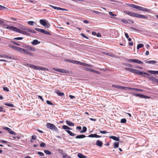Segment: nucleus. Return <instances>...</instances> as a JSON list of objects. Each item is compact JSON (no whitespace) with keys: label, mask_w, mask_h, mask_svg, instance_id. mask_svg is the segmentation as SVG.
<instances>
[{"label":"nucleus","mask_w":158,"mask_h":158,"mask_svg":"<svg viewBox=\"0 0 158 158\" xmlns=\"http://www.w3.org/2000/svg\"><path fill=\"white\" fill-rule=\"evenodd\" d=\"M125 69L126 70L132 73H136L137 74L141 75L143 76H145L144 75H143V74L144 73L143 71H141L138 70L129 68H125Z\"/></svg>","instance_id":"obj_1"},{"label":"nucleus","mask_w":158,"mask_h":158,"mask_svg":"<svg viewBox=\"0 0 158 158\" xmlns=\"http://www.w3.org/2000/svg\"><path fill=\"white\" fill-rule=\"evenodd\" d=\"M47 127L50 130H54L55 131H57L58 129L57 127L52 123H48L46 125Z\"/></svg>","instance_id":"obj_2"},{"label":"nucleus","mask_w":158,"mask_h":158,"mask_svg":"<svg viewBox=\"0 0 158 158\" xmlns=\"http://www.w3.org/2000/svg\"><path fill=\"white\" fill-rule=\"evenodd\" d=\"M26 29H27V28H23L21 29H18L17 28V30H16V32H17L21 34H23L25 35H28L29 34L28 32L26 31Z\"/></svg>","instance_id":"obj_3"},{"label":"nucleus","mask_w":158,"mask_h":158,"mask_svg":"<svg viewBox=\"0 0 158 158\" xmlns=\"http://www.w3.org/2000/svg\"><path fill=\"white\" fill-rule=\"evenodd\" d=\"M27 66L28 67H29L31 68H33V69L35 70H45V68H44L39 67L38 66H36L35 65L31 64H27Z\"/></svg>","instance_id":"obj_4"},{"label":"nucleus","mask_w":158,"mask_h":158,"mask_svg":"<svg viewBox=\"0 0 158 158\" xmlns=\"http://www.w3.org/2000/svg\"><path fill=\"white\" fill-rule=\"evenodd\" d=\"M144 73H143V75H144L145 76V77H146V76L147 75V77L150 80H151L152 81H155L156 80V79L154 78V77L152 76H151V75H150V74H149L148 73H145L144 72Z\"/></svg>","instance_id":"obj_5"},{"label":"nucleus","mask_w":158,"mask_h":158,"mask_svg":"<svg viewBox=\"0 0 158 158\" xmlns=\"http://www.w3.org/2000/svg\"><path fill=\"white\" fill-rule=\"evenodd\" d=\"M128 61L130 62H133L142 64H143V63L142 61L138 59H129Z\"/></svg>","instance_id":"obj_6"},{"label":"nucleus","mask_w":158,"mask_h":158,"mask_svg":"<svg viewBox=\"0 0 158 158\" xmlns=\"http://www.w3.org/2000/svg\"><path fill=\"white\" fill-rule=\"evenodd\" d=\"M40 22L42 25L45 26H46V27H49L50 26L49 23H47V22L44 20L42 19H40Z\"/></svg>","instance_id":"obj_7"},{"label":"nucleus","mask_w":158,"mask_h":158,"mask_svg":"<svg viewBox=\"0 0 158 158\" xmlns=\"http://www.w3.org/2000/svg\"><path fill=\"white\" fill-rule=\"evenodd\" d=\"M53 69L56 71L63 73H69V71L66 70L64 69L54 68Z\"/></svg>","instance_id":"obj_8"},{"label":"nucleus","mask_w":158,"mask_h":158,"mask_svg":"<svg viewBox=\"0 0 158 158\" xmlns=\"http://www.w3.org/2000/svg\"><path fill=\"white\" fill-rule=\"evenodd\" d=\"M136 9L142 11L149 12L150 11V10L149 9L142 7H141L138 6H137Z\"/></svg>","instance_id":"obj_9"},{"label":"nucleus","mask_w":158,"mask_h":158,"mask_svg":"<svg viewBox=\"0 0 158 158\" xmlns=\"http://www.w3.org/2000/svg\"><path fill=\"white\" fill-rule=\"evenodd\" d=\"M3 129L7 131L8 132L11 134L12 135H15L16 133L13 131H12L11 129L10 128L7 127H4L3 128Z\"/></svg>","instance_id":"obj_10"},{"label":"nucleus","mask_w":158,"mask_h":158,"mask_svg":"<svg viewBox=\"0 0 158 158\" xmlns=\"http://www.w3.org/2000/svg\"><path fill=\"white\" fill-rule=\"evenodd\" d=\"M6 28L14 31H16V30H17V28L13 26H7Z\"/></svg>","instance_id":"obj_11"},{"label":"nucleus","mask_w":158,"mask_h":158,"mask_svg":"<svg viewBox=\"0 0 158 158\" xmlns=\"http://www.w3.org/2000/svg\"><path fill=\"white\" fill-rule=\"evenodd\" d=\"M112 86L114 88H118V89H125L126 88H127V87L119 86V85H112Z\"/></svg>","instance_id":"obj_12"},{"label":"nucleus","mask_w":158,"mask_h":158,"mask_svg":"<svg viewBox=\"0 0 158 158\" xmlns=\"http://www.w3.org/2000/svg\"><path fill=\"white\" fill-rule=\"evenodd\" d=\"M78 64L81 65H83V66H85L89 67H93V65H92L90 64H86V63H84L81 62L80 61H79Z\"/></svg>","instance_id":"obj_13"},{"label":"nucleus","mask_w":158,"mask_h":158,"mask_svg":"<svg viewBox=\"0 0 158 158\" xmlns=\"http://www.w3.org/2000/svg\"><path fill=\"white\" fill-rule=\"evenodd\" d=\"M49 6L50 7H51L53 9H56V10H66L65 9L62 8H61L60 7H57L55 6H53L51 5H49Z\"/></svg>","instance_id":"obj_14"},{"label":"nucleus","mask_w":158,"mask_h":158,"mask_svg":"<svg viewBox=\"0 0 158 158\" xmlns=\"http://www.w3.org/2000/svg\"><path fill=\"white\" fill-rule=\"evenodd\" d=\"M122 22L125 23H130L129 22H130L131 23H134V21L132 20H131L129 19L128 20H125V19H122L121 20Z\"/></svg>","instance_id":"obj_15"},{"label":"nucleus","mask_w":158,"mask_h":158,"mask_svg":"<svg viewBox=\"0 0 158 158\" xmlns=\"http://www.w3.org/2000/svg\"><path fill=\"white\" fill-rule=\"evenodd\" d=\"M26 48L27 50L29 51L33 52H34L35 51V49L34 48L31 47L29 45H27L26 47Z\"/></svg>","instance_id":"obj_16"},{"label":"nucleus","mask_w":158,"mask_h":158,"mask_svg":"<svg viewBox=\"0 0 158 158\" xmlns=\"http://www.w3.org/2000/svg\"><path fill=\"white\" fill-rule=\"evenodd\" d=\"M88 137H89L91 138H100L101 137V136L98 135H97L96 134H91L89 135Z\"/></svg>","instance_id":"obj_17"},{"label":"nucleus","mask_w":158,"mask_h":158,"mask_svg":"<svg viewBox=\"0 0 158 158\" xmlns=\"http://www.w3.org/2000/svg\"><path fill=\"white\" fill-rule=\"evenodd\" d=\"M96 144L97 146L100 147H101L103 145L102 142L99 140H98L96 141Z\"/></svg>","instance_id":"obj_18"},{"label":"nucleus","mask_w":158,"mask_h":158,"mask_svg":"<svg viewBox=\"0 0 158 158\" xmlns=\"http://www.w3.org/2000/svg\"><path fill=\"white\" fill-rule=\"evenodd\" d=\"M136 18H143L145 19H148V17L145 15H140L139 14H137Z\"/></svg>","instance_id":"obj_19"},{"label":"nucleus","mask_w":158,"mask_h":158,"mask_svg":"<svg viewBox=\"0 0 158 158\" xmlns=\"http://www.w3.org/2000/svg\"><path fill=\"white\" fill-rule=\"evenodd\" d=\"M129 90H132L135 91H143V90L140 89L135 88H129L127 87V88Z\"/></svg>","instance_id":"obj_20"},{"label":"nucleus","mask_w":158,"mask_h":158,"mask_svg":"<svg viewBox=\"0 0 158 158\" xmlns=\"http://www.w3.org/2000/svg\"><path fill=\"white\" fill-rule=\"evenodd\" d=\"M148 73L152 74H156L158 75V71H155L152 70H148L147 71Z\"/></svg>","instance_id":"obj_21"},{"label":"nucleus","mask_w":158,"mask_h":158,"mask_svg":"<svg viewBox=\"0 0 158 158\" xmlns=\"http://www.w3.org/2000/svg\"><path fill=\"white\" fill-rule=\"evenodd\" d=\"M40 43V42L37 40H33V42L31 43L32 45H35L38 44Z\"/></svg>","instance_id":"obj_22"},{"label":"nucleus","mask_w":158,"mask_h":158,"mask_svg":"<svg viewBox=\"0 0 158 158\" xmlns=\"http://www.w3.org/2000/svg\"><path fill=\"white\" fill-rule=\"evenodd\" d=\"M66 123L68 125L70 126H73L74 125V124L73 123H72V122L70 121L66 120Z\"/></svg>","instance_id":"obj_23"},{"label":"nucleus","mask_w":158,"mask_h":158,"mask_svg":"<svg viewBox=\"0 0 158 158\" xmlns=\"http://www.w3.org/2000/svg\"><path fill=\"white\" fill-rule=\"evenodd\" d=\"M110 138H111L114 140L118 141L119 140V138L118 137H115V136H111L109 137Z\"/></svg>","instance_id":"obj_24"},{"label":"nucleus","mask_w":158,"mask_h":158,"mask_svg":"<svg viewBox=\"0 0 158 158\" xmlns=\"http://www.w3.org/2000/svg\"><path fill=\"white\" fill-rule=\"evenodd\" d=\"M146 63H148L150 64H154L157 63V61L155 60H150L147 61H145Z\"/></svg>","instance_id":"obj_25"},{"label":"nucleus","mask_w":158,"mask_h":158,"mask_svg":"<svg viewBox=\"0 0 158 158\" xmlns=\"http://www.w3.org/2000/svg\"><path fill=\"white\" fill-rule=\"evenodd\" d=\"M86 136L83 135H80L77 136L75 137L76 139H81L85 137Z\"/></svg>","instance_id":"obj_26"},{"label":"nucleus","mask_w":158,"mask_h":158,"mask_svg":"<svg viewBox=\"0 0 158 158\" xmlns=\"http://www.w3.org/2000/svg\"><path fill=\"white\" fill-rule=\"evenodd\" d=\"M77 156L80 158H86V157L83 155L81 153H79L77 155Z\"/></svg>","instance_id":"obj_27"},{"label":"nucleus","mask_w":158,"mask_h":158,"mask_svg":"<svg viewBox=\"0 0 158 158\" xmlns=\"http://www.w3.org/2000/svg\"><path fill=\"white\" fill-rule=\"evenodd\" d=\"M67 132L71 136H74L76 135V134L72 133L71 131L69 130H66Z\"/></svg>","instance_id":"obj_28"},{"label":"nucleus","mask_w":158,"mask_h":158,"mask_svg":"<svg viewBox=\"0 0 158 158\" xmlns=\"http://www.w3.org/2000/svg\"><path fill=\"white\" fill-rule=\"evenodd\" d=\"M62 128L65 130H72V129L69 127L68 126L66 125H63L62 126Z\"/></svg>","instance_id":"obj_29"},{"label":"nucleus","mask_w":158,"mask_h":158,"mask_svg":"<svg viewBox=\"0 0 158 158\" xmlns=\"http://www.w3.org/2000/svg\"><path fill=\"white\" fill-rule=\"evenodd\" d=\"M25 50L22 48L19 47L18 51L19 52L22 53H24Z\"/></svg>","instance_id":"obj_30"},{"label":"nucleus","mask_w":158,"mask_h":158,"mask_svg":"<svg viewBox=\"0 0 158 158\" xmlns=\"http://www.w3.org/2000/svg\"><path fill=\"white\" fill-rule=\"evenodd\" d=\"M24 53L27 54V55L31 56H33V53H32L31 52H30L28 51H27L26 50H25Z\"/></svg>","instance_id":"obj_31"},{"label":"nucleus","mask_w":158,"mask_h":158,"mask_svg":"<svg viewBox=\"0 0 158 158\" xmlns=\"http://www.w3.org/2000/svg\"><path fill=\"white\" fill-rule=\"evenodd\" d=\"M128 6L131 7L132 8H135L136 9L137 8V5H135L134 4H128Z\"/></svg>","instance_id":"obj_32"},{"label":"nucleus","mask_w":158,"mask_h":158,"mask_svg":"<svg viewBox=\"0 0 158 158\" xmlns=\"http://www.w3.org/2000/svg\"><path fill=\"white\" fill-rule=\"evenodd\" d=\"M56 93L60 96H63L64 95V94L63 93L60 92L59 91H57Z\"/></svg>","instance_id":"obj_33"},{"label":"nucleus","mask_w":158,"mask_h":158,"mask_svg":"<svg viewBox=\"0 0 158 158\" xmlns=\"http://www.w3.org/2000/svg\"><path fill=\"white\" fill-rule=\"evenodd\" d=\"M87 128L85 127H83V129L80 131L81 133H83L87 131Z\"/></svg>","instance_id":"obj_34"},{"label":"nucleus","mask_w":158,"mask_h":158,"mask_svg":"<svg viewBox=\"0 0 158 158\" xmlns=\"http://www.w3.org/2000/svg\"><path fill=\"white\" fill-rule=\"evenodd\" d=\"M42 33H43L45 34L49 35H51V34L49 32H48L47 31H46L43 29Z\"/></svg>","instance_id":"obj_35"},{"label":"nucleus","mask_w":158,"mask_h":158,"mask_svg":"<svg viewBox=\"0 0 158 158\" xmlns=\"http://www.w3.org/2000/svg\"><path fill=\"white\" fill-rule=\"evenodd\" d=\"M62 157L64 158H71V157L68 155L67 154H66V153H65L63 156H62Z\"/></svg>","instance_id":"obj_36"},{"label":"nucleus","mask_w":158,"mask_h":158,"mask_svg":"<svg viewBox=\"0 0 158 158\" xmlns=\"http://www.w3.org/2000/svg\"><path fill=\"white\" fill-rule=\"evenodd\" d=\"M4 105L10 107H14V106L12 104L10 103H6L4 104Z\"/></svg>","instance_id":"obj_37"},{"label":"nucleus","mask_w":158,"mask_h":158,"mask_svg":"<svg viewBox=\"0 0 158 158\" xmlns=\"http://www.w3.org/2000/svg\"><path fill=\"white\" fill-rule=\"evenodd\" d=\"M84 69L86 71L93 72L94 69L88 68H85Z\"/></svg>","instance_id":"obj_38"},{"label":"nucleus","mask_w":158,"mask_h":158,"mask_svg":"<svg viewBox=\"0 0 158 158\" xmlns=\"http://www.w3.org/2000/svg\"><path fill=\"white\" fill-rule=\"evenodd\" d=\"M26 31H27V32H29L32 33H36V32L35 31H34L32 30L29 29H28L27 28V29H26Z\"/></svg>","instance_id":"obj_39"},{"label":"nucleus","mask_w":158,"mask_h":158,"mask_svg":"<svg viewBox=\"0 0 158 158\" xmlns=\"http://www.w3.org/2000/svg\"><path fill=\"white\" fill-rule=\"evenodd\" d=\"M58 151L62 156L65 153L63 150L60 149H58Z\"/></svg>","instance_id":"obj_40"},{"label":"nucleus","mask_w":158,"mask_h":158,"mask_svg":"<svg viewBox=\"0 0 158 158\" xmlns=\"http://www.w3.org/2000/svg\"><path fill=\"white\" fill-rule=\"evenodd\" d=\"M143 47V45L142 44H138L137 45V49H139L140 48H142Z\"/></svg>","instance_id":"obj_41"},{"label":"nucleus","mask_w":158,"mask_h":158,"mask_svg":"<svg viewBox=\"0 0 158 158\" xmlns=\"http://www.w3.org/2000/svg\"><path fill=\"white\" fill-rule=\"evenodd\" d=\"M119 147V143L115 142L114 145V148H118Z\"/></svg>","instance_id":"obj_42"},{"label":"nucleus","mask_w":158,"mask_h":158,"mask_svg":"<svg viewBox=\"0 0 158 158\" xmlns=\"http://www.w3.org/2000/svg\"><path fill=\"white\" fill-rule=\"evenodd\" d=\"M44 152L47 154L51 155L52 154L51 152L47 150H44Z\"/></svg>","instance_id":"obj_43"},{"label":"nucleus","mask_w":158,"mask_h":158,"mask_svg":"<svg viewBox=\"0 0 158 158\" xmlns=\"http://www.w3.org/2000/svg\"><path fill=\"white\" fill-rule=\"evenodd\" d=\"M124 12L126 14L128 15H130V16H131V14L132 13V12H130V11H124Z\"/></svg>","instance_id":"obj_44"},{"label":"nucleus","mask_w":158,"mask_h":158,"mask_svg":"<svg viewBox=\"0 0 158 158\" xmlns=\"http://www.w3.org/2000/svg\"><path fill=\"white\" fill-rule=\"evenodd\" d=\"M120 122L122 123H125L126 122V119L125 118H122Z\"/></svg>","instance_id":"obj_45"},{"label":"nucleus","mask_w":158,"mask_h":158,"mask_svg":"<svg viewBox=\"0 0 158 158\" xmlns=\"http://www.w3.org/2000/svg\"><path fill=\"white\" fill-rule=\"evenodd\" d=\"M28 23L31 25H33L35 23V22L32 21H29L28 22Z\"/></svg>","instance_id":"obj_46"},{"label":"nucleus","mask_w":158,"mask_h":158,"mask_svg":"<svg viewBox=\"0 0 158 158\" xmlns=\"http://www.w3.org/2000/svg\"><path fill=\"white\" fill-rule=\"evenodd\" d=\"M35 30L39 32L42 33L43 29L35 28Z\"/></svg>","instance_id":"obj_47"},{"label":"nucleus","mask_w":158,"mask_h":158,"mask_svg":"<svg viewBox=\"0 0 158 158\" xmlns=\"http://www.w3.org/2000/svg\"><path fill=\"white\" fill-rule=\"evenodd\" d=\"M46 102L48 105H54V104L52 103L50 101H49V100H47Z\"/></svg>","instance_id":"obj_48"},{"label":"nucleus","mask_w":158,"mask_h":158,"mask_svg":"<svg viewBox=\"0 0 158 158\" xmlns=\"http://www.w3.org/2000/svg\"><path fill=\"white\" fill-rule=\"evenodd\" d=\"M137 14H136V13H135L132 12V14H131V16L136 18V17H137Z\"/></svg>","instance_id":"obj_49"},{"label":"nucleus","mask_w":158,"mask_h":158,"mask_svg":"<svg viewBox=\"0 0 158 158\" xmlns=\"http://www.w3.org/2000/svg\"><path fill=\"white\" fill-rule=\"evenodd\" d=\"M37 154H38L41 156H43L44 155V153L40 152H38L37 153Z\"/></svg>","instance_id":"obj_50"},{"label":"nucleus","mask_w":158,"mask_h":158,"mask_svg":"<svg viewBox=\"0 0 158 158\" xmlns=\"http://www.w3.org/2000/svg\"><path fill=\"white\" fill-rule=\"evenodd\" d=\"M41 147H44L46 146V144L44 143H42L40 144Z\"/></svg>","instance_id":"obj_51"},{"label":"nucleus","mask_w":158,"mask_h":158,"mask_svg":"<svg viewBox=\"0 0 158 158\" xmlns=\"http://www.w3.org/2000/svg\"><path fill=\"white\" fill-rule=\"evenodd\" d=\"M11 43L14 45L17 46H20V44L16 42L15 41H12Z\"/></svg>","instance_id":"obj_52"},{"label":"nucleus","mask_w":158,"mask_h":158,"mask_svg":"<svg viewBox=\"0 0 158 158\" xmlns=\"http://www.w3.org/2000/svg\"><path fill=\"white\" fill-rule=\"evenodd\" d=\"M23 39V37H19L15 38L14 39L15 40H22V39Z\"/></svg>","instance_id":"obj_53"},{"label":"nucleus","mask_w":158,"mask_h":158,"mask_svg":"<svg viewBox=\"0 0 158 158\" xmlns=\"http://www.w3.org/2000/svg\"><path fill=\"white\" fill-rule=\"evenodd\" d=\"M100 132L101 133L104 134H106L108 133L106 131H100Z\"/></svg>","instance_id":"obj_54"},{"label":"nucleus","mask_w":158,"mask_h":158,"mask_svg":"<svg viewBox=\"0 0 158 158\" xmlns=\"http://www.w3.org/2000/svg\"><path fill=\"white\" fill-rule=\"evenodd\" d=\"M109 14L110 15L113 16H115L116 15H115L114 14H113L112 12H110V11L109 12Z\"/></svg>","instance_id":"obj_55"},{"label":"nucleus","mask_w":158,"mask_h":158,"mask_svg":"<svg viewBox=\"0 0 158 158\" xmlns=\"http://www.w3.org/2000/svg\"><path fill=\"white\" fill-rule=\"evenodd\" d=\"M81 35L83 37L87 39H88V37H87L84 33H81Z\"/></svg>","instance_id":"obj_56"},{"label":"nucleus","mask_w":158,"mask_h":158,"mask_svg":"<svg viewBox=\"0 0 158 158\" xmlns=\"http://www.w3.org/2000/svg\"><path fill=\"white\" fill-rule=\"evenodd\" d=\"M6 8L5 6L0 5V10H2L4 9H6Z\"/></svg>","instance_id":"obj_57"},{"label":"nucleus","mask_w":158,"mask_h":158,"mask_svg":"<svg viewBox=\"0 0 158 158\" xmlns=\"http://www.w3.org/2000/svg\"><path fill=\"white\" fill-rule=\"evenodd\" d=\"M79 61H78L72 60V62L73 64H78Z\"/></svg>","instance_id":"obj_58"},{"label":"nucleus","mask_w":158,"mask_h":158,"mask_svg":"<svg viewBox=\"0 0 158 158\" xmlns=\"http://www.w3.org/2000/svg\"><path fill=\"white\" fill-rule=\"evenodd\" d=\"M3 89L6 91L7 92H8L9 91V89L6 87H4L3 88Z\"/></svg>","instance_id":"obj_59"},{"label":"nucleus","mask_w":158,"mask_h":158,"mask_svg":"<svg viewBox=\"0 0 158 158\" xmlns=\"http://www.w3.org/2000/svg\"><path fill=\"white\" fill-rule=\"evenodd\" d=\"M36 136L35 135H32L31 136V139L33 140L35 139L36 138Z\"/></svg>","instance_id":"obj_60"},{"label":"nucleus","mask_w":158,"mask_h":158,"mask_svg":"<svg viewBox=\"0 0 158 158\" xmlns=\"http://www.w3.org/2000/svg\"><path fill=\"white\" fill-rule=\"evenodd\" d=\"M0 141L1 142L3 143H8V142L7 141H5L3 140H1Z\"/></svg>","instance_id":"obj_61"},{"label":"nucleus","mask_w":158,"mask_h":158,"mask_svg":"<svg viewBox=\"0 0 158 158\" xmlns=\"http://www.w3.org/2000/svg\"><path fill=\"white\" fill-rule=\"evenodd\" d=\"M143 96L142 98H150V97L148 96H146L144 95H143Z\"/></svg>","instance_id":"obj_62"},{"label":"nucleus","mask_w":158,"mask_h":158,"mask_svg":"<svg viewBox=\"0 0 158 158\" xmlns=\"http://www.w3.org/2000/svg\"><path fill=\"white\" fill-rule=\"evenodd\" d=\"M143 96L142 98H150V97L148 96H146L144 95H143Z\"/></svg>","instance_id":"obj_63"},{"label":"nucleus","mask_w":158,"mask_h":158,"mask_svg":"<svg viewBox=\"0 0 158 158\" xmlns=\"http://www.w3.org/2000/svg\"><path fill=\"white\" fill-rule=\"evenodd\" d=\"M125 36L126 38L127 39H128V38H129V36L128 35V34L127 33H125Z\"/></svg>","instance_id":"obj_64"}]
</instances>
